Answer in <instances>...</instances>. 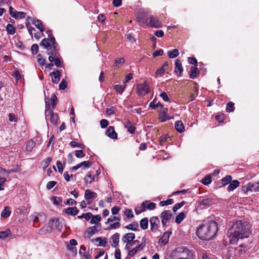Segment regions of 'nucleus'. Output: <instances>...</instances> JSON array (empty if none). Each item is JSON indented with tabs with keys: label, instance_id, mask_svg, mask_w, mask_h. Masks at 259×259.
I'll list each match as a JSON object with an SVG mask.
<instances>
[{
	"label": "nucleus",
	"instance_id": "c85d7f7f",
	"mask_svg": "<svg viewBox=\"0 0 259 259\" xmlns=\"http://www.w3.org/2000/svg\"><path fill=\"white\" fill-rule=\"evenodd\" d=\"M179 54V50L177 49H174L172 51L167 52V55L169 58H175L177 57Z\"/></svg>",
	"mask_w": 259,
	"mask_h": 259
},
{
	"label": "nucleus",
	"instance_id": "79ce46f5",
	"mask_svg": "<svg viewBox=\"0 0 259 259\" xmlns=\"http://www.w3.org/2000/svg\"><path fill=\"white\" fill-rule=\"evenodd\" d=\"M211 182V178L210 175L205 176L202 180V183L204 185H208Z\"/></svg>",
	"mask_w": 259,
	"mask_h": 259
},
{
	"label": "nucleus",
	"instance_id": "dca6fc26",
	"mask_svg": "<svg viewBox=\"0 0 259 259\" xmlns=\"http://www.w3.org/2000/svg\"><path fill=\"white\" fill-rule=\"evenodd\" d=\"M120 235L119 233H115L111 237V245L113 247L116 248L119 243Z\"/></svg>",
	"mask_w": 259,
	"mask_h": 259
},
{
	"label": "nucleus",
	"instance_id": "c03bdc74",
	"mask_svg": "<svg viewBox=\"0 0 259 259\" xmlns=\"http://www.w3.org/2000/svg\"><path fill=\"white\" fill-rule=\"evenodd\" d=\"M178 251L181 253L180 257H182L183 255L184 256H187L188 254V252H186V250H189L186 247H181L177 249Z\"/></svg>",
	"mask_w": 259,
	"mask_h": 259
},
{
	"label": "nucleus",
	"instance_id": "cd10ccee",
	"mask_svg": "<svg viewBox=\"0 0 259 259\" xmlns=\"http://www.w3.org/2000/svg\"><path fill=\"white\" fill-rule=\"evenodd\" d=\"M96 242H99L98 246L105 247L107 244L106 238H102V237H97L95 239Z\"/></svg>",
	"mask_w": 259,
	"mask_h": 259
},
{
	"label": "nucleus",
	"instance_id": "6e6552de",
	"mask_svg": "<svg viewBox=\"0 0 259 259\" xmlns=\"http://www.w3.org/2000/svg\"><path fill=\"white\" fill-rule=\"evenodd\" d=\"M100 227L98 226H94L88 228L87 231L84 232V235L85 237L90 238L95 233L100 231Z\"/></svg>",
	"mask_w": 259,
	"mask_h": 259
},
{
	"label": "nucleus",
	"instance_id": "e2e57ef3",
	"mask_svg": "<svg viewBox=\"0 0 259 259\" xmlns=\"http://www.w3.org/2000/svg\"><path fill=\"white\" fill-rule=\"evenodd\" d=\"M38 51V46L37 44H33L31 46V51L32 54H36L37 53Z\"/></svg>",
	"mask_w": 259,
	"mask_h": 259
},
{
	"label": "nucleus",
	"instance_id": "b1692460",
	"mask_svg": "<svg viewBox=\"0 0 259 259\" xmlns=\"http://www.w3.org/2000/svg\"><path fill=\"white\" fill-rule=\"evenodd\" d=\"M248 188L249 189V191L259 192L258 182L255 184L249 183Z\"/></svg>",
	"mask_w": 259,
	"mask_h": 259
},
{
	"label": "nucleus",
	"instance_id": "338daca9",
	"mask_svg": "<svg viewBox=\"0 0 259 259\" xmlns=\"http://www.w3.org/2000/svg\"><path fill=\"white\" fill-rule=\"evenodd\" d=\"M8 117L9 120L11 122H16L17 121V117L14 113H10Z\"/></svg>",
	"mask_w": 259,
	"mask_h": 259
},
{
	"label": "nucleus",
	"instance_id": "2eb2a0df",
	"mask_svg": "<svg viewBox=\"0 0 259 259\" xmlns=\"http://www.w3.org/2000/svg\"><path fill=\"white\" fill-rule=\"evenodd\" d=\"M175 71L176 73H178L180 76L183 71L181 61L179 59H177L175 61Z\"/></svg>",
	"mask_w": 259,
	"mask_h": 259
},
{
	"label": "nucleus",
	"instance_id": "20e7f679",
	"mask_svg": "<svg viewBox=\"0 0 259 259\" xmlns=\"http://www.w3.org/2000/svg\"><path fill=\"white\" fill-rule=\"evenodd\" d=\"M146 23L150 27L160 28L162 27L161 22L157 17L152 16L146 20Z\"/></svg>",
	"mask_w": 259,
	"mask_h": 259
},
{
	"label": "nucleus",
	"instance_id": "4c0bfd02",
	"mask_svg": "<svg viewBox=\"0 0 259 259\" xmlns=\"http://www.w3.org/2000/svg\"><path fill=\"white\" fill-rule=\"evenodd\" d=\"M95 180V177L93 176L91 174H88L84 178V181L87 185L91 184L92 182Z\"/></svg>",
	"mask_w": 259,
	"mask_h": 259
},
{
	"label": "nucleus",
	"instance_id": "6ab92c4d",
	"mask_svg": "<svg viewBox=\"0 0 259 259\" xmlns=\"http://www.w3.org/2000/svg\"><path fill=\"white\" fill-rule=\"evenodd\" d=\"M167 109L165 108L159 113V118L161 122L165 121L169 119V116L167 115Z\"/></svg>",
	"mask_w": 259,
	"mask_h": 259
},
{
	"label": "nucleus",
	"instance_id": "473e14b6",
	"mask_svg": "<svg viewBox=\"0 0 259 259\" xmlns=\"http://www.w3.org/2000/svg\"><path fill=\"white\" fill-rule=\"evenodd\" d=\"M105 135L112 139H116L117 137V134L115 132V131H106Z\"/></svg>",
	"mask_w": 259,
	"mask_h": 259
},
{
	"label": "nucleus",
	"instance_id": "aec40b11",
	"mask_svg": "<svg viewBox=\"0 0 259 259\" xmlns=\"http://www.w3.org/2000/svg\"><path fill=\"white\" fill-rule=\"evenodd\" d=\"M79 212V210L76 207H68L65 210V212L70 215L74 216Z\"/></svg>",
	"mask_w": 259,
	"mask_h": 259
},
{
	"label": "nucleus",
	"instance_id": "423d86ee",
	"mask_svg": "<svg viewBox=\"0 0 259 259\" xmlns=\"http://www.w3.org/2000/svg\"><path fill=\"white\" fill-rule=\"evenodd\" d=\"M160 218L163 227H166L167 223L172 219V214L170 210H165L161 213Z\"/></svg>",
	"mask_w": 259,
	"mask_h": 259
},
{
	"label": "nucleus",
	"instance_id": "680f3d73",
	"mask_svg": "<svg viewBox=\"0 0 259 259\" xmlns=\"http://www.w3.org/2000/svg\"><path fill=\"white\" fill-rule=\"evenodd\" d=\"M26 26L28 30L29 34L31 35V37H32V34H33L32 31H35V29L34 27L30 26V24L29 23H26Z\"/></svg>",
	"mask_w": 259,
	"mask_h": 259
},
{
	"label": "nucleus",
	"instance_id": "ea45409f",
	"mask_svg": "<svg viewBox=\"0 0 259 259\" xmlns=\"http://www.w3.org/2000/svg\"><path fill=\"white\" fill-rule=\"evenodd\" d=\"M145 202H146V209L151 210L155 208L156 204L155 203L151 202L148 200H146Z\"/></svg>",
	"mask_w": 259,
	"mask_h": 259
},
{
	"label": "nucleus",
	"instance_id": "4468645a",
	"mask_svg": "<svg viewBox=\"0 0 259 259\" xmlns=\"http://www.w3.org/2000/svg\"><path fill=\"white\" fill-rule=\"evenodd\" d=\"M52 76V80L53 83H57L60 79V72L59 70H57L52 72L51 73Z\"/></svg>",
	"mask_w": 259,
	"mask_h": 259
},
{
	"label": "nucleus",
	"instance_id": "39448f33",
	"mask_svg": "<svg viewBox=\"0 0 259 259\" xmlns=\"http://www.w3.org/2000/svg\"><path fill=\"white\" fill-rule=\"evenodd\" d=\"M137 93L140 96H144L150 92L149 85L145 81L143 84H138L137 86Z\"/></svg>",
	"mask_w": 259,
	"mask_h": 259
},
{
	"label": "nucleus",
	"instance_id": "603ef678",
	"mask_svg": "<svg viewBox=\"0 0 259 259\" xmlns=\"http://www.w3.org/2000/svg\"><path fill=\"white\" fill-rule=\"evenodd\" d=\"M52 158L51 157H48L47 159H45L42 162V164L44 165L43 168H45L47 167L49 165V164H50V162L52 161Z\"/></svg>",
	"mask_w": 259,
	"mask_h": 259
},
{
	"label": "nucleus",
	"instance_id": "a211bd4d",
	"mask_svg": "<svg viewBox=\"0 0 259 259\" xmlns=\"http://www.w3.org/2000/svg\"><path fill=\"white\" fill-rule=\"evenodd\" d=\"M199 73V69L195 66H192L190 68L189 77L191 79H195Z\"/></svg>",
	"mask_w": 259,
	"mask_h": 259
},
{
	"label": "nucleus",
	"instance_id": "412c9836",
	"mask_svg": "<svg viewBox=\"0 0 259 259\" xmlns=\"http://www.w3.org/2000/svg\"><path fill=\"white\" fill-rule=\"evenodd\" d=\"M239 184L240 183L238 180L231 181L227 188L228 191L229 192L233 191L239 186Z\"/></svg>",
	"mask_w": 259,
	"mask_h": 259
},
{
	"label": "nucleus",
	"instance_id": "09e8293b",
	"mask_svg": "<svg viewBox=\"0 0 259 259\" xmlns=\"http://www.w3.org/2000/svg\"><path fill=\"white\" fill-rule=\"evenodd\" d=\"M52 200H53V203L56 205H59L62 201L61 197L57 196H53L52 197Z\"/></svg>",
	"mask_w": 259,
	"mask_h": 259
},
{
	"label": "nucleus",
	"instance_id": "f257e3e1",
	"mask_svg": "<svg viewBox=\"0 0 259 259\" xmlns=\"http://www.w3.org/2000/svg\"><path fill=\"white\" fill-rule=\"evenodd\" d=\"M228 234L230 243L235 244L239 239L249 236L251 234L250 226L246 222L237 221L229 229Z\"/></svg>",
	"mask_w": 259,
	"mask_h": 259
},
{
	"label": "nucleus",
	"instance_id": "a878e982",
	"mask_svg": "<svg viewBox=\"0 0 259 259\" xmlns=\"http://www.w3.org/2000/svg\"><path fill=\"white\" fill-rule=\"evenodd\" d=\"M212 203V199L210 198H206L203 199L200 202L201 205H203L205 207L209 206Z\"/></svg>",
	"mask_w": 259,
	"mask_h": 259
},
{
	"label": "nucleus",
	"instance_id": "3c124183",
	"mask_svg": "<svg viewBox=\"0 0 259 259\" xmlns=\"http://www.w3.org/2000/svg\"><path fill=\"white\" fill-rule=\"evenodd\" d=\"M66 247L67 249L72 252V255H76L77 254V249L76 247L73 246H69V244L68 243L67 244Z\"/></svg>",
	"mask_w": 259,
	"mask_h": 259
},
{
	"label": "nucleus",
	"instance_id": "c9c22d12",
	"mask_svg": "<svg viewBox=\"0 0 259 259\" xmlns=\"http://www.w3.org/2000/svg\"><path fill=\"white\" fill-rule=\"evenodd\" d=\"M186 252H188V254L187 256H184L183 255L182 257H180L178 259H194V252L190 250H186Z\"/></svg>",
	"mask_w": 259,
	"mask_h": 259
},
{
	"label": "nucleus",
	"instance_id": "7ed1b4c3",
	"mask_svg": "<svg viewBox=\"0 0 259 259\" xmlns=\"http://www.w3.org/2000/svg\"><path fill=\"white\" fill-rule=\"evenodd\" d=\"M45 114L47 121L49 120L54 125L57 124L59 118L58 114L54 113L53 110L51 109L49 98L45 99Z\"/></svg>",
	"mask_w": 259,
	"mask_h": 259
},
{
	"label": "nucleus",
	"instance_id": "e433bc0d",
	"mask_svg": "<svg viewBox=\"0 0 259 259\" xmlns=\"http://www.w3.org/2000/svg\"><path fill=\"white\" fill-rule=\"evenodd\" d=\"M232 181V177L229 175H227L222 180V184L223 186H226L228 184L230 183Z\"/></svg>",
	"mask_w": 259,
	"mask_h": 259
},
{
	"label": "nucleus",
	"instance_id": "4be33fe9",
	"mask_svg": "<svg viewBox=\"0 0 259 259\" xmlns=\"http://www.w3.org/2000/svg\"><path fill=\"white\" fill-rule=\"evenodd\" d=\"M149 106L153 109H155L158 107H160L161 109L163 108V106L159 101L157 102L156 99L149 103Z\"/></svg>",
	"mask_w": 259,
	"mask_h": 259
},
{
	"label": "nucleus",
	"instance_id": "1a4fd4ad",
	"mask_svg": "<svg viewBox=\"0 0 259 259\" xmlns=\"http://www.w3.org/2000/svg\"><path fill=\"white\" fill-rule=\"evenodd\" d=\"M60 223L59 219H52L48 223V227L50 228V230H55L58 229L60 230Z\"/></svg>",
	"mask_w": 259,
	"mask_h": 259
},
{
	"label": "nucleus",
	"instance_id": "13d9d810",
	"mask_svg": "<svg viewBox=\"0 0 259 259\" xmlns=\"http://www.w3.org/2000/svg\"><path fill=\"white\" fill-rule=\"evenodd\" d=\"M93 217V214L91 212L82 213V219H84L86 221H89Z\"/></svg>",
	"mask_w": 259,
	"mask_h": 259
},
{
	"label": "nucleus",
	"instance_id": "bf43d9fd",
	"mask_svg": "<svg viewBox=\"0 0 259 259\" xmlns=\"http://www.w3.org/2000/svg\"><path fill=\"white\" fill-rule=\"evenodd\" d=\"M115 111V108L113 107H111L109 108H107L106 110V113L108 115H112L114 114Z\"/></svg>",
	"mask_w": 259,
	"mask_h": 259
},
{
	"label": "nucleus",
	"instance_id": "a18cd8bd",
	"mask_svg": "<svg viewBox=\"0 0 259 259\" xmlns=\"http://www.w3.org/2000/svg\"><path fill=\"white\" fill-rule=\"evenodd\" d=\"M7 32L10 34H14L15 32L14 27L11 24L7 25L6 27Z\"/></svg>",
	"mask_w": 259,
	"mask_h": 259
},
{
	"label": "nucleus",
	"instance_id": "f704fd0d",
	"mask_svg": "<svg viewBox=\"0 0 259 259\" xmlns=\"http://www.w3.org/2000/svg\"><path fill=\"white\" fill-rule=\"evenodd\" d=\"M101 220V217L99 214H97L96 215H93L91 218V220L90 221V223L92 224H96L100 222Z\"/></svg>",
	"mask_w": 259,
	"mask_h": 259
},
{
	"label": "nucleus",
	"instance_id": "49530a36",
	"mask_svg": "<svg viewBox=\"0 0 259 259\" xmlns=\"http://www.w3.org/2000/svg\"><path fill=\"white\" fill-rule=\"evenodd\" d=\"M126 87V84H124L123 86L121 85H115L114 86V89L116 92H118L120 94H121L123 91L124 90Z\"/></svg>",
	"mask_w": 259,
	"mask_h": 259
},
{
	"label": "nucleus",
	"instance_id": "7c9ffc66",
	"mask_svg": "<svg viewBox=\"0 0 259 259\" xmlns=\"http://www.w3.org/2000/svg\"><path fill=\"white\" fill-rule=\"evenodd\" d=\"M35 143L32 140H29L26 144V150L28 152L31 151L33 148L35 146Z\"/></svg>",
	"mask_w": 259,
	"mask_h": 259
},
{
	"label": "nucleus",
	"instance_id": "bb28decb",
	"mask_svg": "<svg viewBox=\"0 0 259 259\" xmlns=\"http://www.w3.org/2000/svg\"><path fill=\"white\" fill-rule=\"evenodd\" d=\"M140 225L141 228L143 230H146L148 228V220L147 218L142 219L140 221Z\"/></svg>",
	"mask_w": 259,
	"mask_h": 259
},
{
	"label": "nucleus",
	"instance_id": "9d476101",
	"mask_svg": "<svg viewBox=\"0 0 259 259\" xmlns=\"http://www.w3.org/2000/svg\"><path fill=\"white\" fill-rule=\"evenodd\" d=\"M145 246V239L144 242L142 241V243L139 245L138 246L134 248L132 250H130L128 252V255L132 256L136 254L139 250H142Z\"/></svg>",
	"mask_w": 259,
	"mask_h": 259
},
{
	"label": "nucleus",
	"instance_id": "6e6d98bb",
	"mask_svg": "<svg viewBox=\"0 0 259 259\" xmlns=\"http://www.w3.org/2000/svg\"><path fill=\"white\" fill-rule=\"evenodd\" d=\"M120 227V224L118 222H117L116 223L111 224L109 228L107 229V230L117 229L119 228Z\"/></svg>",
	"mask_w": 259,
	"mask_h": 259
},
{
	"label": "nucleus",
	"instance_id": "58836bf2",
	"mask_svg": "<svg viewBox=\"0 0 259 259\" xmlns=\"http://www.w3.org/2000/svg\"><path fill=\"white\" fill-rule=\"evenodd\" d=\"M11 232L10 229H7L4 231H0V239H4L8 237Z\"/></svg>",
	"mask_w": 259,
	"mask_h": 259
},
{
	"label": "nucleus",
	"instance_id": "393cba45",
	"mask_svg": "<svg viewBox=\"0 0 259 259\" xmlns=\"http://www.w3.org/2000/svg\"><path fill=\"white\" fill-rule=\"evenodd\" d=\"M11 213L10 208L9 206H6L1 213V216L3 218H7L10 217Z\"/></svg>",
	"mask_w": 259,
	"mask_h": 259
},
{
	"label": "nucleus",
	"instance_id": "052dcab7",
	"mask_svg": "<svg viewBox=\"0 0 259 259\" xmlns=\"http://www.w3.org/2000/svg\"><path fill=\"white\" fill-rule=\"evenodd\" d=\"M15 19L20 18L22 19L25 17L26 16V13L25 12H17L16 15H15Z\"/></svg>",
	"mask_w": 259,
	"mask_h": 259
},
{
	"label": "nucleus",
	"instance_id": "4d7b16f0",
	"mask_svg": "<svg viewBox=\"0 0 259 259\" xmlns=\"http://www.w3.org/2000/svg\"><path fill=\"white\" fill-rule=\"evenodd\" d=\"M188 62L190 64H193L195 67L198 65L197 59L195 57H189Z\"/></svg>",
	"mask_w": 259,
	"mask_h": 259
},
{
	"label": "nucleus",
	"instance_id": "864d4df0",
	"mask_svg": "<svg viewBox=\"0 0 259 259\" xmlns=\"http://www.w3.org/2000/svg\"><path fill=\"white\" fill-rule=\"evenodd\" d=\"M37 62L40 65H44L46 62V60L43 58L41 54H38L37 56Z\"/></svg>",
	"mask_w": 259,
	"mask_h": 259
},
{
	"label": "nucleus",
	"instance_id": "9b49d317",
	"mask_svg": "<svg viewBox=\"0 0 259 259\" xmlns=\"http://www.w3.org/2000/svg\"><path fill=\"white\" fill-rule=\"evenodd\" d=\"M28 19H30L32 23L35 26V27L38 29L40 32H43L45 30L44 26L42 24V22L40 20H34L32 18L28 17Z\"/></svg>",
	"mask_w": 259,
	"mask_h": 259
},
{
	"label": "nucleus",
	"instance_id": "ddd939ff",
	"mask_svg": "<svg viewBox=\"0 0 259 259\" xmlns=\"http://www.w3.org/2000/svg\"><path fill=\"white\" fill-rule=\"evenodd\" d=\"M171 234V232H164L162 237L159 239V241L163 245H166L169 241V238Z\"/></svg>",
	"mask_w": 259,
	"mask_h": 259
},
{
	"label": "nucleus",
	"instance_id": "f3484780",
	"mask_svg": "<svg viewBox=\"0 0 259 259\" xmlns=\"http://www.w3.org/2000/svg\"><path fill=\"white\" fill-rule=\"evenodd\" d=\"M135 238V235L133 233H128L125 234L122 240L125 243H130Z\"/></svg>",
	"mask_w": 259,
	"mask_h": 259
},
{
	"label": "nucleus",
	"instance_id": "37998d69",
	"mask_svg": "<svg viewBox=\"0 0 259 259\" xmlns=\"http://www.w3.org/2000/svg\"><path fill=\"white\" fill-rule=\"evenodd\" d=\"M138 226V224L137 223H135L126 226L125 228L128 230L136 231L137 230Z\"/></svg>",
	"mask_w": 259,
	"mask_h": 259
},
{
	"label": "nucleus",
	"instance_id": "f03ea898",
	"mask_svg": "<svg viewBox=\"0 0 259 259\" xmlns=\"http://www.w3.org/2000/svg\"><path fill=\"white\" fill-rule=\"evenodd\" d=\"M218 231L217 223L214 221H210L200 225L197 229L196 234L200 239L207 240L212 239Z\"/></svg>",
	"mask_w": 259,
	"mask_h": 259
},
{
	"label": "nucleus",
	"instance_id": "69168bd1",
	"mask_svg": "<svg viewBox=\"0 0 259 259\" xmlns=\"http://www.w3.org/2000/svg\"><path fill=\"white\" fill-rule=\"evenodd\" d=\"M57 184V182L54 181H52L49 182L47 184V188L48 190H51Z\"/></svg>",
	"mask_w": 259,
	"mask_h": 259
},
{
	"label": "nucleus",
	"instance_id": "c756f323",
	"mask_svg": "<svg viewBox=\"0 0 259 259\" xmlns=\"http://www.w3.org/2000/svg\"><path fill=\"white\" fill-rule=\"evenodd\" d=\"M186 214L184 212H180L176 218L175 222L179 224H180L183 220L185 218Z\"/></svg>",
	"mask_w": 259,
	"mask_h": 259
},
{
	"label": "nucleus",
	"instance_id": "72a5a7b5",
	"mask_svg": "<svg viewBox=\"0 0 259 259\" xmlns=\"http://www.w3.org/2000/svg\"><path fill=\"white\" fill-rule=\"evenodd\" d=\"M13 169H11L10 170H6L4 168L0 167V177H8L9 174L13 172Z\"/></svg>",
	"mask_w": 259,
	"mask_h": 259
},
{
	"label": "nucleus",
	"instance_id": "774afa93",
	"mask_svg": "<svg viewBox=\"0 0 259 259\" xmlns=\"http://www.w3.org/2000/svg\"><path fill=\"white\" fill-rule=\"evenodd\" d=\"M101 127L102 128H105L108 125V121L106 119H102L100 121Z\"/></svg>",
	"mask_w": 259,
	"mask_h": 259
},
{
	"label": "nucleus",
	"instance_id": "0e129e2a",
	"mask_svg": "<svg viewBox=\"0 0 259 259\" xmlns=\"http://www.w3.org/2000/svg\"><path fill=\"white\" fill-rule=\"evenodd\" d=\"M60 90H65L67 88V82L65 81L64 79H63L60 83L59 85Z\"/></svg>",
	"mask_w": 259,
	"mask_h": 259
},
{
	"label": "nucleus",
	"instance_id": "de8ad7c7",
	"mask_svg": "<svg viewBox=\"0 0 259 259\" xmlns=\"http://www.w3.org/2000/svg\"><path fill=\"white\" fill-rule=\"evenodd\" d=\"M175 130H184V125L182 121H177L175 124Z\"/></svg>",
	"mask_w": 259,
	"mask_h": 259
},
{
	"label": "nucleus",
	"instance_id": "8fccbe9b",
	"mask_svg": "<svg viewBox=\"0 0 259 259\" xmlns=\"http://www.w3.org/2000/svg\"><path fill=\"white\" fill-rule=\"evenodd\" d=\"M173 200L172 199H168L165 201H161L160 202L159 204L161 206L168 205L173 203Z\"/></svg>",
	"mask_w": 259,
	"mask_h": 259
},
{
	"label": "nucleus",
	"instance_id": "f8f14e48",
	"mask_svg": "<svg viewBox=\"0 0 259 259\" xmlns=\"http://www.w3.org/2000/svg\"><path fill=\"white\" fill-rule=\"evenodd\" d=\"M97 197V194L89 189L86 190L84 192V198L89 201L91 199L96 198Z\"/></svg>",
	"mask_w": 259,
	"mask_h": 259
},
{
	"label": "nucleus",
	"instance_id": "2f4dec72",
	"mask_svg": "<svg viewBox=\"0 0 259 259\" xmlns=\"http://www.w3.org/2000/svg\"><path fill=\"white\" fill-rule=\"evenodd\" d=\"M124 62L125 60L123 58H117L114 61V66H116L117 68H119Z\"/></svg>",
	"mask_w": 259,
	"mask_h": 259
},
{
	"label": "nucleus",
	"instance_id": "a19ab883",
	"mask_svg": "<svg viewBox=\"0 0 259 259\" xmlns=\"http://www.w3.org/2000/svg\"><path fill=\"white\" fill-rule=\"evenodd\" d=\"M235 109L234 103L232 102H229L227 103L226 106V111L228 112H233Z\"/></svg>",
	"mask_w": 259,
	"mask_h": 259
},
{
	"label": "nucleus",
	"instance_id": "5fc2aeb1",
	"mask_svg": "<svg viewBox=\"0 0 259 259\" xmlns=\"http://www.w3.org/2000/svg\"><path fill=\"white\" fill-rule=\"evenodd\" d=\"M185 203V201H182L180 203H178L176 204L173 207V211L174 212L177 211L179 208L182 207L184 204Z\"/></svg>",
	"mask_w": 259,
	"mask_h": 259
},
{
	"label": "nucleus",
	"instance_id": "0eeeda50",
	"mask_svg": "<svg viewBox=\"0 0 259 259\" xmlns=\"http://www.w3.org/2000/svg\"><path fill=\"white\" fill-rule=\"evenodd\" d=\"M150 230L152 232H155L158 228L160 221L157 217H153L150 219Z\"/></svg>",
	"mask_w": 259,
	"mask_h": 259
},
{
	"label": "nucleus",
	"instance_id": "5701e85b",
	"mask_svg": "<svg viewBox=\"0 0 259 259\" xmlns=\"http://www.w3.org/2000/svg\"><path fill=\"white\" fill-rule=\"evenodd\" d=\"M50 39L49 38H46L41 40L40 45L45 49H50L51 48Z\"/></svg>",
	"mask_w": 259,
	"mask_h": 259
}]
</instances>
